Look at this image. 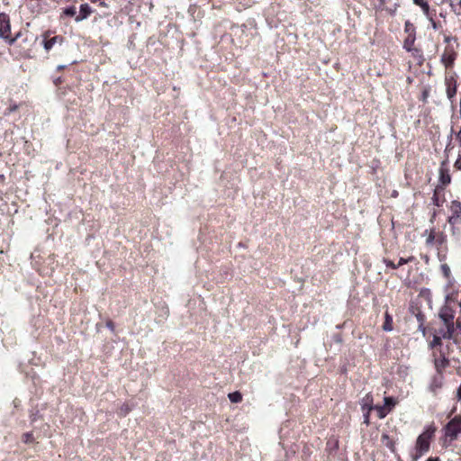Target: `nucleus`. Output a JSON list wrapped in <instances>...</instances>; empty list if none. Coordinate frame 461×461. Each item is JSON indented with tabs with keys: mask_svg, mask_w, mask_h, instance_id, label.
<instances>
[{
	"mask_svg": "<svg viewBox=\"0 0 461 461\" xmlns=\"http://www.w3.org/2000/svg\"><path fill=\"white\" fill-rule=\"evenodd\" d=\"M371 408L372 407H369L367 412L365 414V422L366 424H368V422H369V411L371 410Z\"/></svg>",
	"mask_w": 461,
	"mask_h": 461,
	"instance_id": "obj_31",
	"label": "nucleus"
},
{
	"mask_svg": "<svg viewBox=\"0 0 461 461\" xmlns=\"http://www.w3.org/2000/svg\"><path fill=\"white\" fill-rule=\"evenodd\" d=\"M66 66L65 65H59L58 66V70H61L65 68Z\"/></svg>",
	"mask_w": 461,
	"mask_h": 461,
	"instance_id": "obj_36",
	"label": "nucleus"
},
{
	"mask_svg": "<svg viewBox=\"0 0 461 461\" xmlns=\"http://www.w3.org/2000/svg\"><path fill=\"white\" fill-rule=\"evenodd\" d=\"M131 407L128 403L122 404V407L120 408L119 414L122 416H125L131 411Z\"/></svg>",
	"mask_w": 461,
	"mask_h": 461,
	"instance_id": "obj_19",
	"label": "nucleus"
},
{
	"mask_svg": "<svg viewBox=\"0 0 461 461\" xmlns=\"http://www.w3.org/2000/svg\"><path fill=\"white\" fill-rule=\"evenodd\" d=\"M410 26H411V23L409 21H407V22L405 23V30H406V31H409Z\"/></svg>",
	"mask_w": 461,
	"mask_h": 461,
	"instance_id": "obj_34",
	"label": "nucleus"
},
{
	"mask_svg": "<svg viewBox=\"0 0 461 461\" xmlns=\"http://www.w3.org/2000/svg\"><path fill=\"white\" fill-rule=\"evenodd\" d=\"M442 191L443 190V187H440V185H438L436 188H435V191H434V194H433V196L431 198L432 200V203L436 206H440L441 205V202H440V199L438 195V192L439 191Z\"/></svg>",
	"mask_w": 461,
	"mask_h": 461,
	"instance_id": "obj_16",
	"label": "nucleus"
},
{
	"mask_svg": "<svg viewBox=\"0 0 461 461\" xmlns=\"http://www.w3.org/2000/svg\"><path fill=\"white\" fill-rule=\"evenodd\" d=\"M62 37L60 36H53L49 38L47 34L42 36L41 44L46 51H50L56 43H62Z\"/></svg>",
	"mask_w": 461,
	"mask_h": 461,
	"instance_id": "obj_6",
	"label": "nucleus"
},
{
	"mask_svg": "<svg viewBox=\"0 0 461 461\" xmlns=\"http://www.w3.org/2000/svg\"><path fill=\"white\" fill-rule=\"evenodd\" d=\"M439 182L441 184L440 187H445L451 182V176L449 174V169L447 167V162L443 161L439 167Z\"/></svg>",
	"mask_w": 461,
	"mask_h": 461,
	"instance_id": "obj_5",
	"label": "nucleus"
},
{
	"mask_svg": "<svg viewBox=\"0 0 461 461\" xmlns=\"http://www.w3.org/2000/svg\"><path fill=\"white\" fill-rule=\"evenodd\" d=\"M366 401L365 405H366L369 402H372V399L369 397V395H366V397L364 399Z\"/></svg>",
	"mask_w": 461,
	"mask_h": 461,
	"instance_id": "obj_33",
	"label": "nucleus"
},
{
	"mask_svg": "<svg viewBox=\"0 0 461 461\" xmlns=\"http://www.w3.org/2000/svg\"><path fill=\"white\" fill-rule=\"evenodd\" d=\"M17 108H18V106L16 104L11 105L10 107L7 108V111L5 113V115L10 114L11 113L16 111Z\"/></svg>",
	"mask_w": 461,
	"mask_h": 461,
	"instance_id": "obj_28",
	"label": "nucleus"
},
{
	"mask_svg": "<svg viewBox=\"0 0 461 461\" xmlns=\"http://www.w3.org/2000/svg\"><path fill=\"white\" fill-rule=\"evenodd\" d=\"M455 95H456V87H454L453 89H451V88L447 89L448 98H452Z\"/></svg>",
	"mask_w": 461,
	"mask_h": 461,
	"instance_id": "obj_29",
	"label": "nucleus"
},
{
	"mask_svg": "<svg viewBox=\"0 0 461 461\" xmlns=\"http://www.w3.org/2000/svg\"><path fill=\"white\" fill-rule=\"evenodd\" d=\"M452 11L457 15L461 16V0H448Z\"/></svg>",
	"mask_w": 461,
	"mask_h": 461,
	"instance_id": "obj_15",
	"label": "nucleus"
},
{
	"mask_svg": "<svg viewBox=\"0 0 461 461\" xmlns=\"http://www.w3.org/2000/svg\"><path fill=\"white\" fill-rule=\"evenodd\" d=\"M405 48H406V50H411V48H409L407 45H406V47H405Z\"/></svg>",
	"mask_w": 461,
	"mask_h": 461,
	"instance_id": "obj_39",
	"label": "nucleus"
},
{
	"mask_svg": "<svg viewBox=\"0 0 461 461\" xmlns=\"http://www.w3.org/2000/svg\"><path fill=\"white\" fill-rule=\"evenodd\" d=\"M383 441H385V446L389 447L392 451L394 450V443L393 442V440L390 439V438L387 435H383Z\"/></svg>",
	"mask_w": 461,
	"mask_h": 461,
	"instance_id": "obj_20",
	"label": "nucleus"
},
{
	"mask_svg": "<svg viewBox=\"0 0 461 461\" xmlns=\"http://www.w3.org/2000/svg\"><path fill=\"white\" fill-rule=\"evenodd\" d=\"M106 325H107V327H108L110 330H113L114 326H113V323L112 321H108Z\"/></svg>",
	"mask_w": 461,
	"mask_h": 461,
	"instance_id": "obj_32",
	"label": "nucleus"
},
{
	"mask_svg": "<svg viewBox=\"0 0 461 461\" xmlns=\"http://www.w3.org/2000/svg\"><path fill=\"white\" fill-rule=\"evenodd\" d=\"M445 434L447 437L454 440L461 433V417L456 416L445 427Z\"/></svg>",
	"mask_w": 461,
	"mask_h": 461,
	"instance_id": "obj_1",
	"label": "nucleus"
},
{
	"mask_svg": "<svg viewBox=\"0 0 461 461\" xmlns=\"http://www.w3.org/2000/svg\"><path fill=\"white\" fill-rule=\"evenodd\" d=\"M93 13V9L90 7L88 4H82L79 6V12L75 17L76 23H80L86 19H87L90 14Z\"/></svg>",
	"mask_w": 461,
	"mask_h": 461,
	"instance_id": "obj_8",
	"label": "nucleus"
},
{
	"mask_svg": "<svg viewBox=\"0 0 461 461\" xmlns=\"http://www.w3.org/2000/svg\"><path fill=\"white\" fill-rule=\"evenodd\" d=\"M441 339H441L440 336L434 335L433 339L430 342V347L434 348V347H437V346H440L441 345Z\"/></svg>",
	"mask_w": 461,
	"mask_h": 461,
	"instance_id": "obj_22",
	"label": "nucleus"
},
{
	"mask_svg": "<svg viewBox=\"0 0 461 461\" xmlns=\"http://www.w3.org/2000/svg\"><path fill=\"white\" fill-rule=\"evenodd\" d=\"M408 44H411V41H409V39H407V40L405 41L404 47H406V45H408Z\"/></svg>",
	"mask_w": 461,
	"mask_h": 461,
	"instance_id": "obj_37",
	"label": "nucleus"
},
{
	"mask_svg": "<svg viewBox=\"0 0 461 461\" xmlns=\"http://www.w3.org/2000/svg\"><path fill=\"white\" fill-rule=\"evenodd\" d=\"M412 259H413V258H412V257H410V258H401L399 259V262H398L397 266H398V267H400L401 266H402V265H404V264H407V263H409V262L412 261Z\"/></svg>",
	"mask_w": 461,
	"mask_h": 461,
	"instance_id": "obj_23",
	"label": "nucleus"
},
{
	"mask_svg": "<svg viewBox=\"0 0 461 461\" xmlns=\"http://www.w3.org/2000/svg\"><path fill=\"white\" fill-rule=\"evenodd\" d=\"M77 14V10L75 5L67 6L62 10V16L67 17H76Z\"/></svg>",
	"mask_w": 461,
	"mask_h": 461,
	"instance_id": "obj_13",
	"label": "nucleus"
},
{
	"mask_svg": "<svg viewBox=\"0 0 461 461\" xmlns=\"http://www.w3.org/2000/svg\"><path fill=\"white\" fill-rule=\"evenodd\" d=\"M413 3L422 9L423 14L426 17H429V5L425 0H413Z\"/></svg>",
	"mask_w": 461,
	"mask_h": 461,
	"instance_id": "obj_12",
	"label": "nucleus"
},
{
	"mask_svg": "<svg viewBox=\"0 0 461 461\" xmlns=\"http://www.w3.org/2000/svg\"><path fill=\"white\" fill-rule=\"evenodd\" d=\"M384 406L386 407V409L389 410V411H391V410L396 404V401L393 397H384Z\"/></svg>",
	"mask_w": 461,
	"mask_h": 461,
	"instance_id": "obj_18",
	"label": "nucleus"
},
{
	"mask_svg": "<svg viewBox=\"0 0 461 461\" xmlns=\"http://www.w3.org/2000/svg\"><path fill=\"white\" fill-rule=\"evenodd\" d=\"M430 23H431V25L433 27L434 30H437L438 29V26H437V23L436 22L433 20V18L429 15V17H427Z\"/></svg>",
	"mask_w": 461,
	"mask_h": 461,
	"instance_id": "obj_30",
	"label": "nucleus"
},
{
	"mask_svg": "<svg viewBox=\"0 0 461 461\" xmlns=\"http://www.w3.org/2000/svg\"><path fill=\"white\" fill-rule=\"evenodd\" d=\"M427 461H439V460H438V457H435V458L429 457V458L427 459Z\"/></svg>",
	"mask_w": 461,
	"mask_h": 461,
	"instance_id": "obj_35",
	"label": "nucleus"
},
{
	"mask_svg": "<svg viewBox=\"0 0 461 461\" xmlns=\"http://www.w3.org/2000/svg\"><path fill=\"white\" fill-rule=\"evenodd\" d=\"M454 167H455L457 170H461V153L458 155V158H457V159L456 160Z\"/></svg>",
	"mask_w": 461,
	"mask_h": 461,
	"instance_id": "obj_27",
	"label": "nucleus"
},
{
	"mask_svg": "<svg viewBox=\"0 0 461 461\" xmlns=\"http://www.w3.org/2000/svg\"><path fill=\"white\" fill-rule=\"evenodd\" d=\"M11 28L9 16L6 14H0V38L8 41L10 44L14 42L15 39H11Z\"/></svg>",
	"mask_w": 461,
	"mask_h": 461,
	"instance_id": "obj_2",
	"label": "nucleus"
},
{
	"mask_svg": "<svg viewBox=\"0 0 461 461\" xmlns=\"http://www.w3.org/2000/svg\"><path fill=\"white\" fill-rule=\"evenodd\" d=\"M429 435L423 433L420 435L416 441V450L419 452L420 456L423 453L427 452L429 448Z\"/></svg>",
	"mask_w": 461,
	"mask_h": 461,
	"instance_id": "obj_4",
	"label": "nucleus"
},
{
	"mask_svg": "<svg viewBox=\"0 0 461 461\" xmlns=\"http://www.w3.org/2000/svg\"><path fill=\"white\" fill-rule=\"evenodd\" d=\"M455 59L456 53L453 50H446L441 57V60L446 65V67L451 66Z\"/></svg>",
	"mask_w": 461,
	"mask_h": 461,
	"instance_id": "obj_9",
	"label": "nucleus"
},
{
	"mask_svg": "<svg viewBox=\"0 0 461 461\" xmlns=\"http://www.w3.org/2000/svg\"><path fill=\"white\" fill-rule=\"evenodd\" d=\"M394 12H395V10L391 9V12H390V13H391V14H394Z\"/></svg>",
	"mask_w": 461,
	"mask_h": 461,
	"instance_id": "obj_38",
	"label": "nucleus"
},
{
	"mask_svg": "<svg viewBox=\"0 0 461 461\" xmlns=\"http://www.w3.org/2000/svg\"><path fill=\"white\" fill-rule=\"evenodd\" d=\"M438 316L440 320L444 322L445 326H454V317L455 313L454 311L448 307L444 306L440 309L438 312Z\"/></svg>",
	"mask_w": 461,
	"mask_h": 461,
	"instance_id": "obj_3",
	"label": "nucleus"
},
{
	"mask_svg": "<svg viewBox=\"0 0 461 461\" xmlns=\"http://www.w3.org/2000/svg\"><path fill=\"white\" fill-rule=\"evenodd\" d=\"M383 330L384 331H392L393 330V318L388 312H385L384 322L383 324Z\"/></svg>",
	"mask_w": 461,
	"mask_h": 461,
	"instance_id": "obj_14",
	"label": "nucleus"
},
{
	"mask_svg": "<svg viewBox=\"0 0 461 461\" xmlns=\"http://www.w3.org/2000/svg\"><path fill=\"white\" fill-rule=\"evenodd\" d=\"M448 364V359L443 354H441L439 357L435 358V367L438 372L446 368Z\"/></svg>",
	"mask_w": 461,
	"mask_h": 461,
	"instance_id": "obj_11",
	"label": "nucleus"
},
{
	"mask_svg": "<svg viewBox=\"0 0 461 461\" xmlns=\"http://www.w3.org/2000/svg\"><path fill=\"white\" fill-rule=\"evenodd\" d=\"M23 441L25 443H30V442H32L33 441V436H32V433H25L23 435Z\"/></svg>",
	"mask_w": 461,
	"mask_h": 461,
	"instance_id": "obj_25",
	"label": "nucleus"
},
{
	"mask_svg": "<svg viewBox=\"0 0 461 461\" xmlns=\"http://www.w3.org/2000/svg\"><path fill=\"white\" fill-rule=\"evenodd\" d=\"M441 268H442V271H443L445 276L447 277L449 276V274H450L449 267L445 264V265L441 266Z\"/></svg>",
	"mask_w": 461,
	"mask_h": 461,
	"instance_id": "obj_26",
	"label": "nucleus"
},
{
	"mask_svg": "<svg viewBox=\"0 0 461 461\" xmlns=\"http://www.w3.org/2000/svg\"><path fill=\"white\" fill-rule=\"evenodd\" d=\"M228 397L230 401L234 403H238L242 400V395L238 391L229 393Z\"/></svg>",
	"mask_w": 461,
	"mask_h": 461,
	"instance_id": "obj_17",
	"label": "nucleus"
},
{
	"mask_svg": "<svg viewBox=\"0 0 461 461\" xmlns=\"http://www.w3.org/2000/svg\"><path fill=\"white\" fill-rule=\"evenodd\" d=\"M455 332V327L454 326H445V329H440L438 331V336H440L441 339H450L453 337V334Z\"/></svg>",
	"mask_w": 461,
	"mask_h": 461,
	"instance_id": "obj_10",
	"label": "nucleus"
},
{
	"mask_svg": "<svg viewBox=\"0 0 461 461\" xmlns=\"http://www.w3.org/2000/svg\"><path fill=\"white\" fill-rule=\"evenodd\" d=\"M384 264H385V266H386L387 267H391V268H393V269H396V268H398L397 264H394V263H393L392 260H390V259H386V258H384Z\"/></svg>",
	"mask_w": 461,
	"mask_h": 461,
	"instance_id": "obj_24",
	"label": "nucleus"
},
{
	"mask_svg": "<svg viewBox=\"0 0 461 461\" xmlns=\"http://www.w3.org/2000/svg\"><path fill=\"white\" fill-rule=\"evenodd\" d=\"M377 411H378V417L380 419H384L390 412L389 410H387L386 407H384V406L379 407L377 409Z\"/></svg>",
	"mask_w": 461,
	"mask_h": 461,
	"instance_id": "obj_21",
	"label": "nucleus"
},
{
	"mask_svg": "<svg viewBox=\"0 0 461 461\" xmlns=\"http://www.w3.org/2000/svg\"><path fill=\"white\" fill-rule=\"evenodd\" d=\"M451 216L448 218V222L454 225L456 220L461 217V203L458 201H452L450 205Z\"/></svg>",
	"mask_w": 461,
	"mask_h": 461,
	"instance_id": "obj_7",
	"label": "nucleus"
}]
</instances>
